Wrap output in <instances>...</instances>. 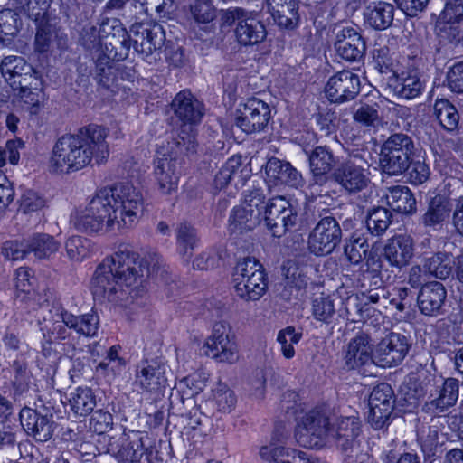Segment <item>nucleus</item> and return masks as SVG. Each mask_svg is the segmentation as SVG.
Masks as SVG:
<instances>
[{"instance_id":"obj_1","label":"nucleus","mask_w":463,"mask_h":463,"mask_svg":"<svg viewBox=\"0 0 463 463\" xmlns=\"http://www.w3.org/2000/svg\"><path fill=\"white\" fill-rule=\"evenodd\" d=\"M144 199L131 183L121 182L96 192L89 203L71 215L73 227L98 233L134 226L143 213Z\"/></svg>"},{"instance_id":"obj_2","label":"nucleus","mask_w":463,"mask_h":463,"mask_svg":"<svg viewBox=\"0 0 463 463\" xmlns=\"http://www.w3.org/2000/svg\"><path fill=\"white\" fill-rule=\"evenodd\" d=\"M147 268L139 254L128 245H120L110 257L97 267L90 282L93 296L100 300L119 304L129 310L140 307L144 301L135 298L137 286L142 281Z\"/></svg>"},{"instance_id":"obj_3","label":"nucleus","mask_w":463,"mask_h":463,"mask_svg":"<svg viewBox=\"0 0 463 463\" xmlns=\"http://www.w3.org/2000/svg\"><path fill=\"white\" fill-rule=\"evenodd\" d=\"M109 131L100 126L81 128L76 134L63 135L55 143L50 158V169L55 174L70 175L91 164L104 163L109 155L106 141Z\"/></svg>"},{"instance_id":"obj_4","label":"nucleus","mask_w":463,"mask_h":463,"mask_svg":"<svg viewBox=\"0 0 463 463\" xmlns=\"http://www.w3.org/2000/svg\"><path fill=\"white\" fill-rule=\"evenodd\" d=\"M364 156L352 151L332 172V179L349 195L363 192L370 185V163Z\"/></svg>"},{"instance_id":"obj_5","label":"nucleus","mask_w":463,"mask_h":463,"mask_svg":"<svg viewBox=\"0 0 463 463\" xmlns=\"http://www.w3.org/2000/svg\"><path fill=\"white\" fill-rule=\"evenodd\" d=\"M234 289L239 298L246 301L260 299L267 290L265 269L254 258L239 260L233 271Z\"/></svg>"},{"instance_id":"obj_6","label":"nucleus","mask_w":463,"mask_h":463,"mask_svg":"<svg viewBox=\"0 0 463 463\" xmlns=\"http://www.w3.org/2000/svg\"><path fill=\"white\" fill-rule=\"evenodd\" d=\"M415 152L412 138L403 133L391 135L383 144L380 164L389 175H399L409 169Z\"/></svg>"},{"instance_id":"obj_7","label":"nucleus","mask_w":463,"mask_h":463,"mask_svg":"<svg viewBox=\"0 0 463 463\" xmlns=\"http://www.w3.org/2000/svg\"><path fill=\"white\" fill-rule=\"evenodd\" d=\"M330 429L327 412L321 409H314L307 412L298 422L295 439L301 447L320 449L326 446Z\"/></svg>"},{"instance_id":"obj_8","label":"nucleus","mask_w":463,"mask_h":463,"mask_svg":"<svg viewBox=\"0 0 463 463\" xmlns=\"http://www.w3.org/2000/svg\"><path fill=\"white\" fill-rule=\"evenodd\" d=\"M130 33L131 37L120 42L123 50L119 53L115 52L114 60L126 59L131 45L137 52L147 57L164 44L165 33L159 24H136L131 26Z\"/></svg>"},{"instance_id":"obj_9","label":"nucleus","mask_w":463,"mask_h":463,"mask_svg":"<svg viewBox=\"0 0 463 463\" xmlns=\"http://www.w3.org/2000/svg\"><path fill=\"white\" fill-rule=\"evenodd\" d=\"M410 384L414 385V393L412 396L416 399L423 397L428 392H430V401L427 402L423 410L432 415H439L453 407L458 399L459 382L454 378H448L442 383V386L435 389V394L432 393L434 384L429 380L425 386L420 384L418 388L416 382H411Z\"/></svg>"},{"instance_id":"obj_10","label":"nucleus","mask_w":463,"mask_h":463,"mask_svg":"<svg viewBox=\"0 0 463 463\" xmlns=\"http://www.w3.org/2000/svg\"><path fill=\"white\" fill-rule=\"evenodd\" d=\"M205 354L218 362L234 364L239 359L236 337L226 322L214 324L213 334L204 345Z\"/></svg>"},{"instance_id":"obj_11","label":"nucleus","mask_w":463,"mask_h":463,"mask_svg":"<svg viewBox=\"0 0 463 463\" xmlns=\"http://www.w3.org/2000/svg\"><path fill=\"white\" fill-rule=\"evenodd\" d=\"M341 240L340 224L333 216H326L310 232L307 245L313 254L326 256L334 251Z\"/></svg>"},{"instance_id":"obj_12","label":"nucleus","mask_w":463,"mask_h":463,"mask_svg":"<svg viewBox=\"0 0 463 463\" xmlns=\"http://www.w3.org/2000/svg\"><path fill=\"white\" fill-rule=\"evenodd\" d=\"M305 154L308 158L311 173L310 188L322 186L330 179V174L341 163L334 149L328 145L317 146L311 149L305 148Z\"/></svg>"},{"instance_id":"obj_13","label":"nucleus","mask_w":463,"mask_h":463,"mask_svg":"<svg viewBox=\"0 0 463 463\" xmlns=\"http://www.w3.org/2000/svg\"><path fill=\"white\" fill-rule=\"evenodd\" d=\"M270 118L269 105L259 99L252 98L237 109L235 124L243 132L252 134L264 130Z\"/></svg>"},{"instance_id":"obj_14","label":"nucleus","mask_w":463,"mask_h":463,"mask_svg":"<svg viewBox=\"0 0 463 463\" xmlns=\"http://www.w3.org/2000/svg\"><path fill=\"white\" fill-rule=\"evenodd\" d=\"M228 24L236 23L235 35L242 45H254L264 41L267 31L264 24L241 8L228 11L224 15Z\"/></svg>"},{"instance_id":"obj_15","label":"nucleus","mask_w":463,"mask_h":463,"mask_svg":"<svg viewBox=\"0 0 463 463\" xmlns=\"http://www.w3.org/2000/svg\"><path fill=\"white\" fill-rule=\"evenodd\" d=\"M263 220L272 235L280 238L296 225L298 215L286 198L278 196L267 203Z\"/></svg>"},{"instance_id":"obj_16","label":"nucleus","mask_w":463,"mask_h":463,"mask_svg":"<svg viewBox=\"0 0 463 463\" xmlns=\"http://www.w3.org/2000/svg\"><path fill=\"white\" fill-rule=\"evenodd\" d=\"M411 348L409 338L400 333L392 332L383 338L373 352V363L383 368L399 365Z\"/></svg>"},{"instance_id":"obj_17","label":"nucleus","mask_w":463,"mask_h":463,"mask_svg":"<svg viewBox=\"0 0 463 463\" xmlns=\"http://www.w3.org/2000/svg\"><path fill=\"white\" fill-rule=\"evenodd\" d=\"M393 402V391L390 384L381 383L373 389L369 397L368 421L373 429L381 430L389 423Z\"/></svg>"},{"instance_id":"obj_18","label":"nucleus","mask_w":463,"mask_h":463,"mask_svg":"<svg viewBox=\"0 0 463 463\" xmlns=\"http://www.w3.org/2000/svg\"><path fill=\"white\" fill-rule=\"evenodd\" d=\"M360 78L356 73L343 70L329 78L325 93L331 102L342 104L354 99L360 92Z\"/></svg>"},{"instance_id":"obj_19","label":"nucleus","mask_w":463,"mask_h":463,"mask_svg":"<svg viewBox=\"0 0 463 463\" xmlns=\"http://www.w3.org/2000/svg\"><path fill=\"white\" fill-rule=\"evenodd\" d=\"M362 432V422L356 416L339 417L331 424L330 434L336 447L343 452H353L359 447L358 437Z\"/></svg>"},{"instance_id":"obj_20","label":"nucleus","mask_w":463,"mask_h":463,"mask_svg":"<svg viewBox=\"0 0 463 463\" xmlns=\"http://www.w3.org/2000/svg\"><path fill=\"white\" fill-rule=\"evenodd\" d=\"M166 365L158 359L145 360L137 366L136 383L143 390L149 392H158L166 386Z\"/></svg>"},{"instance_id":"obj_21","label":"nucleus","mask_w":463,"mask_h":463,"mask_svg":"<svg viewBox=\"0 0 463 463\" xmlns=\"http://www.w3.org/2000/svg\"><path fill=\"white\" fill-rule=\"evenodd\" d=\"M335 47L337 54L347 61H358L365 54L363 36L353 27H344L336 34Z\"/></svg>"},{"instance_id":"obj_22","label":"nucleus","mask_w":463,"mask_h":463,"mask_svg":"<svg viewBox=\"0 0 463 463\" xmlns=\"http://www.w3.org/2000/svg\"><path fill=\"white\" fill-rule=\"evenodd\" d=\"M19 416L24 430L36 441L45 442L52 438V415H42L37 411L25 407L21 410Z\"/></svg>"},{"instance_id":"obj_23","label":"nucleus","mask_w":463,"mask_h":463,"mask_svg":"<svg viewBox=\"0 0 463 463\" xmlns=\"http://www.w3.org/2000/svg\"><path fill=\"white\" fill-rule=\"evenodd\" d=\"M414 255L413 239L408 234H399L389 239L383 248V258L390 266L398 269L407 266Z\"/></svg>"},{"instance_id":"obj_24","label":"nucleus","mask_w":463,"mask_h":463,"mask_svg":"<svg viewBox=\"0 0 463 463\" xmlns=\"http://www.w3.org/2000/svg\"><path fill=\"white\" fill-rule=\"evenodd\" d=\"M371 339L367 334L359 333L350 340L346 346L345 365L348 370H355L373 363Z\"/></svg>"},{"instance_id":"obj_25","label":"nucleus","mask_w":463,"mask_h":463,"mask_svg":"<svg viewBox=\"0 0 463 463\" xmlns=\"http://www.w3.org/2000/svg\"><path fill=\"white\" fill-rule=\"evenodd\" d=\"M108 449L119 460L137 462L145 452L143 437L137 431L123 434L118 442H110Z\"/></svg>"},{"instance_id":"obj_26","label":"nucleus","mask_w":463,"mask_h":463,"mask_svg":"<svg viewBox=\"0 0 463 463\" xmlns=\"http://www.w3.org/2000/svg\"><path fill=\"white\" fill-rule=\"evenodd\" d=\"M447 298V290L442 283L433 281L421 287L417 297L420 311L426 316L440 313Z\"/></svg>"},{"instance_id":"obj_27","label":"nucleus","mask_w":463,"mask_h":463,"mask_svg":"<svg viewBox=\"0 0 463 463\" xmlns=\"http://www.w3.org/2000/svg\"><path fill=\"white\" fill-rule=\"evenodd\" d=\"M176 166V159L165 154L155 161L154 175L162 194H171L177 190L179 177Z\"/></svg>"},{"instance_id":"obj_28","label":"nucleus","mask_w":463,"mask_h":463,"mask_svg":"<svg viewBox=\"0 0 463 463\" xmlns=\"http://www.w3.org/2000/svg\"><path fill=\"white\" fill-rule=\"evenodd\" d=\"M265 172L269 181L274 184L298 187L303 181L301 174L289 162L276 157L268 160Z\"/></svg>"},{"instance_id":"obj_29","label":"nucleus","mask_w":463,"mask_h":463,"mask_svg":"<svg viewBox=\"0 0 463 463\" xmlns=\"http://www.w3.org/2000/svg\"><path fill=\"white\" fill-rule=\"evenodd\" d=\"M275 439L276 437L272 438L273 442L269 446L260 449V455L263 459L275 463H325L318 458L308 457L306 452L276 444Z\"/></svg>"},{"instance_id":"obj_30","label":"nucleus","mask_w":463,"mask_h":463,"mask_svg":"<svg viewBox=\"0 0 463 463\" xmlns=\"http://www.w3.org/2000/svg\"><path fill=\"white\" fill-rule=\"evenodd\" d=\"M175 116L184 124H196L202 117V104L189 90L180 91L171 103Z\"/></svg>"},{"instance_id":"obj_31","label":"nucleus","mask_w":463,"mask_h":463,"mask_svg":"<svg viewBox=\"0 0 463 463\" xmlns=\"http://www.w3.org/2000/svg\"><path fill=\"white\" fill-rule=\"evenodd\" d=\"M452 212V203L445 194H437L428 202L426 213L421 216L425 227L441 226L449 220Z\"/></svg>"},{"instance_id":"obj_32","label":"nucleus","mask_w":463,"mask_h":463,"mask_svg":"<svg viewBox=\"0 0 463 463\" xmlns=\"http://www.w3.org/2000/svg\"><path fill=\"white\" fill-rule=\"evenodd\" d=\"M267 5L279 27L293 29L298 24L299 16L296 0H267Z\"/></svg>"},{"instance_id":"obj_33","label":"nucleus","mask_w":463,"mask_h":463,"mask_svg":"<svg viewBox=\"0 0 463 463\" xmlns=\"http://www.w3.org/2000/svg\"><path fill=\"white\" fill-rule=\"evenodd\" d=\"M394 6L387 2L370 3L364 12V22L376 30H385L393 21Z\"/></svg>"},{"instance_id":"obj_34","label":"nucleus","mask_w":463,"mask_h":463,"mask_svg":"<svg viewBox=\"0 0 463 463\" xmlns=\"http://www.w3.org/2000/svg\"><path fill=\"white\" fill-rule=\"evenodd\" d=\"M62 323L77 334L87 337L94 336L99 327V317L95 314L75 316L67 310L60 313Z\"/></svg>"},{"instance_id":"obj_35","label":"nucleus","mask_w":463,"mask_h":463,"mask_svg":"<svg viewBox=\"0 0 463 463\" xmlns=\"http://www.w3.org/2000/svg\"><path fill=\"white\" fill-rule=\"evenodd\" d=\"M260 222L257 213L241 205L234 207L229 218V231L232 234H243L252 231Z\"/></svg>"},{"instance_id":"obj_36","label":"nucleus","mask_w":463,"mask_h":463,"mask_svg":"<svg viewBox=\"0 0 463 463\" xmlns=\"http://www.w3.org/2000/svg\"><path fill=\"white\" fill-rule=\"evenodd\" d=\"M387 203L394 211L411 213L416 211V199L406 186H394L386 195Z\"/></svg>"},{"instance_id":"obj_37","label":"nucleus","mask_w":463,"mask_h":463,"mask_svg":"<svg viewBox=\"0 0 463 463\" xmlns=\"http://www.w3.org/2000/svg\"><path fill=\"white\" fill-rule=\"evenodd\" d=\"M385 101L382 97H378L377 100L373 103L361 101L354 112V120L364 127H376L381 122L379 112Z\"/></svg>"},{"instance_id":"obj_38","label":"nucleus","mask_w":463,"mask_h":463,"mask_svg":"<svg viewBox=\"0 0 463 463\" xmlns=\"http://www.w3.org/2000/svg\"><path fill=\"white\" fill-rule=\"evenodd\" d=\"M241 160L240 156L231 157L214 176L213 185L216 189L224 188L230 182L236 184L242 182Z\"/></svg>"},{"instance_id":"obj_39","label":"nucleus","mask_w":463,"mask_h":463,"mask_svg":"<svg viewBox=\"0 0 463 463\" xmlns=\"http://www.w3.org/2000/svg\"><path fill=\"white\" fill-rule=\"evenodd\" d=\"M453 260L445 252H438L424 260L423 269L426 272L439 279H448L453 270Z\"/></svg>"},{"instance_id":"obj_40","label":"nucleus","mask_w":463,"mask_h":463,"mask_svg":"<svg viewBox=\"0 0 463 463\" xmlns=\"http://www.w3.org/2000/svg\"><path fill=\"white\" fill-rule=\"evenodd\" d=\"M392 86L394 92L399 97L411 99L421 93L423 82L420 80V76L413 72L408 73L406 76L402 74L401 77H396Z\"/></svg>"},{"instance_id":"obj_41","label":"nucleus","mask_w":463,"mask_h":463,"mask_svg":"<svg viewBox=\"0 0 463 463\" xmlns=\"http://www.w3.org/2000/svg\"><path fill=\"white\" fill-rule=\"evenodd\" d=\"M29 252H33L38 259L49 258L58 251L60 243L51 235L37 233L28 240Z\"/></svg>"},{"instance_id":"obj_42","label":"nucleus","mask_w":463,"mask_h":463,"mask_svg":"<svg viewBox=\"0 0 463 463\" xmlns=\"http://www.w3.org/2000/svg\"><path fill=\"white\" fill-rule=\"evenodd\" d=\"M435 115L442 126L448 131H453L458 128L459 115L456 107L448 99H437L434 104Z\"/></svg>"},{"instance_id":"obj_43","label":"nucleus","mask_w":463,"mask_h":463,"mask_svg":"<svg viewBox=\"0 0 463 463\" xmlns=\"http://www.w3.org/2000/svg\"><path fill=\"white\" fill-rule=\"evenodd\" d=\"M369 248L364 235L356 232L345 245V255L352 264H358L366 257Z\"/></svg>"},{"instance_id":"obj_44","label":"nucleus","mask_w":463,"mask_h":463,"mask_svg":"<svg viewBox=\"0 0 463 463\" xmlns=\"http://www.w3.org/2000/svg\"><path fill=\"white\" fill-rule=\"evenodd\" d=\"M70 402L76 414L85 416L93 411L96 406V398L90 388L79 387L71 394Z\"/></svg>"},{"instance_id":"obj_45","label":"nucleus","mask_w":463,"mask_h":463,"mask_svg":"<svg viewBox=\"0 0 463 463\" xmlns=\"http://www.w3.org/2000/svg\"><path fill=\"white\" fill-rule=\"evenodd\" d=\"M178 250L181 255L191 257L199 242L196 230L188 223H181L176 231Z\"/></svg>"},{"instance_id":"obj_46","label":"nucleus","mask_w":463,"mask_h":463,"mask_svg":"<svg viewBox=\"0 0 463 463\" xmlns=\"http://www.w3.org/2000/svg\"><path fill=\"white\" fill-rule=\"evenodd\" d=\"M57 36V27L48 19H41L38 23L34 39L35 51L43 53L49 51L53 39Z\"/></svg>"},{"instance_id":"obj_47","label":"nucleus","mask_w":463,"mask_h":463,"mask_svg":"<svg viewBox=\"0 0 463 463\" xmlns=\"http://www.w3.org/2000/svg\"><path fill=\"white\" fill-rule=\"evenodd\" d=\"M392 213L384 208H374L366 218V226L373 235H382L386 232L392 222Z\"/></svg>"},{"instance_id":"obj_48","label":"nucleus","mask_w":463,"mask_h":463,"mask_svg":"<svg viewBox=\"0 0 463 463\" xmlns=\"http://www.w3.org/2000/svg\"><path fill=\"white\" fill-rule=\"evenodd\" d=\"M91 242L82 236H71L65 242L67 256L73 261H81L90 254Z\"/></svg>"},{"instance_id":"obj_49","label":"nucleus","mask_w":463,"mask_h":463,"mask_svg":"<svg viewBox=\"0 0 463 463\" xmlns=\"http://www.w3.org/2000/svg\"><path fill=\"white\" fill-rule=\"evenodd\" d=\"M345 305L347 318L353 322L365 320L374 312V309L368 306L367 302H363L358 296L348 297Z\"/></svg>"},{"instance_id":"obj_50","label":"nucleus","mask_w":463,"mask_h":463,"mask_svg":"<svg viewBox=\"0 0 463 463\" xmlns=\"http://www.w3.org/2000/svg\"><path fill=\"white\" fill-rule=\"evenodd\" d=\"M213 400L218 411L223 413L231 412L237 402L233 391L224 383H219L214 389Z\"/></svg>"},{"instance_id":"obj_51","label":"nucleus","mask_w":463,"mask_h":463,"mask_svg":"<svg viewBox=\"0 0 463 463\" xmlns=\"http://www.w3.org/2000/svg\"><path fill=\"white\" fill-rule=\"evenodd\" d=\"M301 336L302 334L296 332L293 326H287L278 333L277 341L285 358L290 359L295 355L294 345L299 342Z\"/></svg>"},{"instance_id":"obj_52","label":"nucleus","mask_w":463,"mask_h":463,"mask_svg":"<svg viewBox=\"0 0 463 463\" xmlns=\"http://www.w3.org/2000/svg\"><path fill=\"white\" fill-rule=\"evenodd\" d=\"M312 313L317 320L330 323L335 313L334 301L328 297L316 298L313 300Z\"/></svg>"},{"instance_id":"obj_53","label":"nucleus","mask_w":463,"mask_h":463,"mask_svg":"<svg viewBox=\"0 0 463 463\" xmlns=\"http://www.w3.org/2000/svg\"><path fill=\"white\" fill-rule=\"evenodd\" d=\"M222 258L221 250L212 248L197 255L193 261V267L199 270L213 269L219 266Z\"/></svg>"},{"instance_id":"obj_54","label":"nucleus","mask_w":463,"mask_h":463,"mask_svg":"<svg viewBox=\"0 0 463 463\" xmlns=\"http://www.w3.org/2000/svg\"><path fill=\"white\" fill-rule=\"evenodd\" d=\"M2 253L5 258L11 260H23L29 253L28 241L24 239L7 241L3 244Z\"/></svg>"},{"instance_id":"obj_55","label":"nucleus","mask_w":463,"mask_h":463,"mask_svg":"<svg viewBox=\"0 0 463 463\" xmlns=\"http://www.w3.org/2000/svg\"><path fill=\"white\" fill-rule=\"evenodd\" d=\"M446 24H458L463 20V0H448L439 15Z\"/></svg>"},{"instance_id":"obj_56","label":"nucleus","mask_w":463,"mask_h":463,"mask_svg":"<svg viewBox=\"0 0 463 463\" xmlns=\"http://www.w3.org/2000/svg\"><path fill=\"white\" fill-rule=\"evenodd\" d=\"M267 203L265 202V196L260 190H253L250 192L246 196L244 202L241 204L242 207H247L252 210L253 213H257V220L260 221V216L265 215Z\"/></svg>"},{"instance_id":"obj_57","label":"nucleus","mask_w":463,"mask_h":463,"mask_svg":"<svg viewBox=\"0 0 463 463\" xmlns=\"http://www.w3.org/2000/svg\"><path fill=\"white\" fill-rule=\"evenodd\" d=\"M373 60L375 68L381 73H393L394 74V62L390 54V49L387 46H383L373 51Z\"/></svg>"},{"instance_id":"obj_58","label":"nucleus","mask_w":463,"mask_h":463,"mask_svg":"<svg viewBox=\"0 0 463 463\" xmlns=\"http://www.w3.org/2000/svg\"><path fill=\"white\" fill-rule=\"evenodd\" d=\"M32 279L31 270L28 268L23 267L16 270L14 281L17 298L19 293H23L24 296L22 300H24L31 294L33 285Z\"/></svg>"},{"instance_id":"obj_59","label":"nucleus","mask_w":463,"mask_h":463,"mask_svg":"<svg viewBox=\"0 0 463 463\" xmlns=\"http://www.w3.org/2000/svg\"><path fill=\"white\" fill-rule=\"evenodd\" d=\"M90 427L98 434L107 432L112 427V415L101 410L94 411L90 420Z\"/></svg>"},{"instance_id":"obj_60","label":"nucleus","mask_w":463,"mask_h":463,"mask_svg":"<svg viewBox=\"0 0 463 463\" xmlns=\"http://www.w3.org/2000/svg\"><path fill=\"white\" fill-rule=\"evenodd\" d=\"M45 200L35 192L26 191L23 197L20 209L24 213L39 211L45 206Z\"/></svg>"},{"instance_id":"obj_61","label":"nucleus","mask_w":463,"mask_h":463,"mask_svg":"<svg viewBox=\"0 0 463 463\" xmlns=\"http://www.w3.org/2000/svg\"><path fill=\"white\" fill-rule=\"evenodd\" d=\"M448 86L457 93H463V61L453 65L447 75Z\"/></svg>"},{"instance_id":"obj_62","label":"nucleus","mask_w":463,"mask_h":463,"mask_svg":"<svg viewBox=\"0 0 463 463\" xmlns=\"http://www.w3.org/2000/svg\"><path fill=\"white\" fill-rule=\"evenodd\" d=\"M411 170L409 172L410 182L415 185L425 183L430 177L429 166L421 161H415L410 165Z\"/></svg>"},{"instance_id":"obj_63","label":"nucleus","mask_w":463,"mask_h":463,"mask_svg":"<svg viewBox=\"0 0 463 463\" xmlns=\"http://www.w3.org/2000/svg\"><path fill=\"white\" fill-rule=\"evenodd\" d=\"M34 80L32 72L26 75V73L18 76L17 78H13V80H7L14 90H18V95L21 98H27L30 95H34L32 89L29 87L31 85V80Z\"/></svg>"},{"instance_id":"obj_64","label":"nucleus","mask_w":463,"mask_h":463,"mask_svg":"<svg viewBox=\"0 0 463 463\" xmlns=\"http://www.w3.org/2000/svg\"><path fill=\"white\" fill-rule=\"evenodd\" d=\"M19 450L26 463H50L48 458L31 443L19 444Z\"/></svg>"}]
</instances>
